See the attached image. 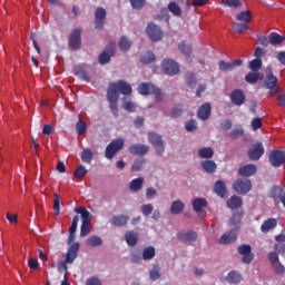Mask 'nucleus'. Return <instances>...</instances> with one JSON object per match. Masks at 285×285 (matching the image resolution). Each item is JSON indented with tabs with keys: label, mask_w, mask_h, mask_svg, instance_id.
I'll return each mask as SVG.
<instances>
[{
	"label": "nucleus",
	"mask_w": 285,
	"mask_h": 285,
	"mask_svg": "<svg viewBox=\"0 0 285 285\" xmlns=\"http://www.w3.org/2000/svg\"><path fill=\"white\" fill-rule=\"evenodd\" d=\"M144 164H146V158L136 159L131 166V171L139 173L144 168Z\"/></svg>",
	"instance_id": "3c124183"
},
{
	"label": "nucleus",
	"mask_w": 285,
	"mask_h": 285,
	"mask_svg": "<svg viewBox=\"0 0 285 285\" xmlns=\"http://www.w3.org/2000/svg\"><path fill=\"white\" fill-rule=\"evenodd\" d=\"M69 48L79 50L81 48V29L76 28L69 36Z\"/></svg>",
	"instance_id": "9d476101"
},
{
	"label": "nucleus",
	"mask_w": 285,
	"mask_h": 285,
	"mask_svg": "<svg viewBox=\"0 0 285 285\" xmlns=\"http://www.w3.org/2000/svg\"><path fill=\"white\" fill-rule=\"evenodd\" d=\"M285 37L277 33V32H272L269 33V43L271 46H282L284 43Z\"/></svg>",
	"instance_id": "4c0bfd02"
},
{
	"label": "nucleus",
	"mask_w": 285,
	"mask_h": 285,
	"mask_svg": "<svg viewBox=\"0 0 285 285\" xmlns=\"http://www.w3.org/2000/svg\"><path fill=\"white\" fill-rule=\"evenodd\" d=\"M155 85L151 82H142L138 86V92L146 97L148 95H153V92H155Z\"/></svg>",
	"instance_id": "4be33fe9"
},
{
	"label": "nucleus",
	"mask_w": 285,
	"mask_h": 285,
	"mask_svg": "<svg viewBox=\"0 0 285 285\" xmlns=\"http://www.w3.org/2000/svg\"><path fill=\"white\" fill-rule=\"evenodd\" d=\"M167 10L174 16V17H181V7L179 3L175 1H170L167 4Z\"/></svg>",
	"instance_id": "e433bc0d"
},
{
	"label": "nucleus",
	"mask_w": 285,
	"mask_h": 285,
	"mask_svg": "<svg viewBox=\"0 0 285 285\" xmlns=\"http://www.w3.org/2000/svg\"><path fill=\"white\" fill-rule=\"evenodd\" d=\"M220 4H223L224 8H240L242 1H239V0H222Z\"/></svg>",
	"instance_id": "603ef678"
},
{
	"label": "nucleus",
	"mask_w": 285,
	"mask_h": 285,
	"mask_svg": "<svg viewBox=\"0 0 285 285\" xmlns=\"http://www.w3.org/2000/svg\"><path fill=\"white\" fill-rule=\"evenodd\" d=\"M79 243H73L67 250L65 261L69 264H73L75 259L79 256Z\"/></svg>",
	"instance_id": "a211bd4d"
},
{
	"label": "nucleus",
	"mask_w": 285,
	"mask_h": 285,
	"mask_svg": "<svg viewBox=\"0 0 285 285\" xmlns=\"http://www.w3.org/2000/svg\"><path fill=\"white\" fill-rule=\"evenodd\" d=\"M150 147L144 144H135L128 148V153L130 155H135L136 157H144V155H148Z\"/></svg>",
	"instance_id": "f8f14e48"
},
{
	"label": "nucleus",
	"mask_w": 285,
	"mask_h": 285,
	"mask_svg": "<svg viewBox=\"0 0 285 285\" xmlns=\"http://www.w3.org/2000/svg\"><path fill=\"white\" fill-rule=\"evenodd\" d=\"M268 160L274 168H279L285 164V153L279 149H274L269 153Z\"/></svg>",
	"instance_id": "423d86ee"
},
{
	"label": "nucleus",
	"mask_w": 285,
	"mask_h": 285,
	"mask_svg": "<svg viewBox=\"0 0 285 285\" xmlns=\"http://www.w3.org/2000/svg\"><path fill=\"white\" fill-rule=\"evenodd\" d=\"M119 92L120 95H125V97H130V95H132V87L126 80H118L117 82L109 83L107 89V101L115 117H117V112H119Z\"/></svg>",
	"instance_id": "f257e3e1"
},
{
	"label": "nucleus",
	"mask_w": 285,
	"mask_h": 285,
	"mask_svg": "<svg viewBox=\"0 0 285 285\" xmlns=\"http://www.w3.org/2000/svg\"><path fill=\"white\" fill-rule=\"evenodd\" d=\"M243 63H244V60L242 59L234 60L232 62H226L224 60H220L218 62V67H219V70H222L223 72H232V70L239 68V66H242Z\"/></svg>",
	"instance_id": "f3484780"
},
{
	"label": "nucleus",
	"mask_w": 285,
	"mask_h": 285,
	"mask_svg": "<svg viewBox=\"0 0 285 285\" xmlns=\"http://www.w3.org/2000/svg\"><path fill=\"white\" fill-rule=\"evenodd\" d=\"M61 204H60V197L59 194L55 193L53 194V213L56 216L60 214L61 210Z\"/></svg>",
	"instance_id": "5fc2aeb1"
},
{
	"label": "nucleus",
	"mask_w": 285,
	"mask_h": 285,
	"mask_svg": "<svg viewBox=\"0 0 285 285\" xmlns=\"http://www.w3.org/2000/svg\"><path fill=\"white\" fill-rule=\"evenodd\" d=\"M272 266H273L274 273H276V275H284L285 267L282 264V262L278 261L277 263H274Z\"/></svg>",
	"instance_id": "052dcab7"
},
{
	"label": "nucleus",
	"mask_w": 285,
	"mask_h": 285,
	"mask_svg": "<svg viewBox=\"0 0 285 285\" xmlns=\"http://www.w3.org/2000/svg\"><path fill=\"white\" fill-rule=\"evenodd\" d=\"M87 174H88V170L86 169V167L83 165H79L76 171L73 173V177L76 179H83L85 175Z\"/></svg>",
	"instance_id": "864d4df0"
},
{
	"label": "nucleus",
	"mask_w": 285,
	"mask_h": 285,
	"mask_svg": "<svg viewBox=\"0 0 285 285\" xmlns=\"http://www.w3.org/2000/svg\"><path fill=\"white\" fill-rule=\"evenodd\" d=\"M233 30L234 32L242 35L243 32H246V30H248V24L246 22H234Z\"/></svg>",
	"instance_id": "de8ad7c7"
},
{
	"label": "nucleus",
	"mask_w": 285,
	"mask_h": 285,
	"mask_svg": "<svg viewBox=\"0 0 285 285\" xmlns=\"http://www.w3.org/2000/svg\"><path fill=\"white\" fill-rule=\"evenodd\" d=\"M73 75L79 79H82L83 81H90V76L88 75V71H86L81 66L73 67Z\"/></svg>",
	"instance_id": "72a5a7b5"
},
{
	"label": "nucleus",
	"mask_w": 285,
	"mask_h": 285,
	"mask_svg": "<svg viewBox=\"0 0 285 285\" xmlns=\"http://www.w3.org/2000/svg\"><path fill=\"white\" fill-rule=\"evenodd\" d=\"M106 50L107 51H102L99 55V63H101V66H104L106 63H110V55H112V52H115V47L112 45H110Z\"/></svg>",
	"instance_id": "bb28decb"
},
{
	"label": "nucleus",
	"mask_w": 285,
	"mask_h": 285,
	"mask_svg": "<svg viewBox=\"0 0 285 285\" xmlns=\"http://www.w3.org/2000/svg\"><path fill=\"white\" fill-rule=\"evenodd\" d=\"M75 233H77V225L71 223V226L69 227V236L67 239V244L70 246V244H72L76 239V235Z\"/></svg>",
	"instance_id": "6e6d98bb"
},
{
	"label": "nucleus",
	"mask_w": 285,
	"mask_h": 285,
	"mask_svg": "<svg viewBox=\"0 0 285 285\" xmlns=\"http://www.w3.org/2000/svg\"><path fill=\"white\" fill-rule=\"evenodd\" d=\"M264 76L259 71H250L245 76V81L247 83H257L258 81H263Z\"/></svg>",
	"instance_id": "a878e982"
},
{
	"label": "nucleus",
	"mask_w": 285,
	"mask_h": 285,
	"mask_svg": "<svg viewBox=\"0 0 285 285\" xmlns=\"http://www.w3.org/2000/svg\"><path fill=\"white\" fill-rule=\"evenodd\" d=\"M155 53L153 51H147L140 56V63L148 65L155 63Z\"/></svg>",
	"instance_id": "79ce46f5"
},
{
	"label": "nucleus",
	"mask_w": 285,
	"mask_h": 285,
	"mask_svg": "<svg viewBox=\"0 0 285 285\" xmlns=\"http://www.w3.org/2000/svg\"><path fill=\"white\" fill-rule=\"evenodd\" d=\"M273 197L275 199V202H277V199H279V202H282V199L285 197V191L282 187H275L273 189Z\"/></svg>",
	"instance_id": "4d7b16f0"
},
{
	"label": "nucleus",
	"mask_w": 285,
	"mask_h": 285,
	"mask_svg": "<svg viewBox=\"0 0 285 285\" xmlns=\"http://www.w3.org/2000/svg\"><path fill=\"white\" fill-rule=\"evenodd\" d=\"M94 23L96 30H101L106 26V9L104 7L96 9Z\"/></svg>",
	"instance_id": "1a4fd4ad"
},
{
	"label": "nucleus",
	"mask_w": 285,
	"mask_h": 285,
	"mask_svg": "<svg viewBox=\"0 0 285 285\" xmlns=\"http://www.w3.org/2000/svg\"><path fill=\"white\" fill-rule=\"evenodd\" d=\"M242 197L239 196H232L229 199H227V206L232 210H237V208H242Z\"/></svg>",
	"instance_id": "473e14b6"
},
{
	"label": "nucleus",
	"mask_w": 285,
	"mask_h": 285,
	"mask_svg": "<svg viewBox=\"0 0 285 285\" xmlns=\"http://www.w3.org/2000/svg\"><path fill=\"white\" fill-rule=\"evenodd\" d=\"M264 145L262 142H256L248 149V157L250 161H259L264 156Z\"/></svg>",
	"instance_id": "6e6552de"
},
{
	"label": "nucleus",
	"mask_w": 285,
	"mask_h": 285,
	"mask_svg": "<svg viewBox=\"0 0 285 285\" xmlns=\"http://www.w3.org/2000/svg\"><path fill=\"white\" fill-rule=\"evenodd\" d=\"M164 75L175 77L179 72V63L173 59H165L161 65Z\"/></svg>",
	"instance_id": "0eeeda50"
},
{
	"label": "nucleus",
	"mask_w": 285,
	"mask_h": 285,
	"mask_svg": "<svg viewBox=\"0 0 285 285\" xmlns=\"http://www.w3.org/2000/svg\"><path fill=\"white\" fill-rule=\"evenodd\" d=\"M86 285H101V279H99V277H97V276L89 277L87 279Z\"/></svg>",
	"instance_id": "774afa93"
},
{
	"label": "nucleus",
	"mask_w": 285,
	"mask_h": 285,
	"mask_svg": "<svg viewBox=\"0 0 285 285\" xmlns=\"http://www.w3.org/2000/svg\"><path fill=\"white\" fill-rule=\"evenodd\" d=\"M235 242H237V232H235V229L223 234L219 238V244L224 245L233 244Z\"/></svg>",
	"instance_id": "aec40b11"
},
{
	"label": "nucleus",
	"mask_w": 285,
	"mask_h": 285,
	"mask_svg": "<svg viewBox=\"0 0 285 285\" xmlns=\"http://www.w3.org/2000/svg\"><path fill=\"white\" fill-rule=\"evenodd\" d=\"M276 227H277V220L275 218H267L261 225V230L263 233H271V230H273V228H276Z\"/></svg>",
	"instance_id": "cd10ccee"
},
{
	"label": "nucleus",
	"mask_w": 285,
	"mask_h": 285,
	"mask_svg": "<svg viewBox=\"0 0 285 285\" xmlns=\"http://www.w3.org/2000/svg\"><path fill=\"white\" fill-rule=\"evenodd\" d=\"M156 255L155 247L148 246L142 250V259L148 261L153 259Z\"/></svg>",
	"instance_id": "09e8293b"
},
{
	"label": "nucleus",
	"mask_w": 285,
	"mask_h": 285,
	"mask_svg": "<svg viewBox=\"0 0 285 285\" xmlns=\"http://www.w3.org/2000/svg\"><path fill=\"white\" fill-rule=\"evenodd\" d=\"M186 83L189 88H195L197 86V78L193 73H187Z\"/></svg>",
	"instance_id": "680f3d73"
},
{
	"label": "nucleus",
	"mask_w": 285,
	"mask_h": 285,
	"mask_svg": "<svg viewBox=\"0 0 285 285\" xmlns=\"http://www.w3.org/2000/svg\"><path fill=\"white\" fill-rule=\"evenodd\" d=\"M193 209L197 213L198 217H206V206H208V200L205 198H195L191 202Z\"/></svg>",
	"instance_id": "ddd939ff"
},
{
	"label": "nucleus",
	"mask_w": 285,
	"mask_h": 285,
	"mask_svg": "<svg viewBox=\"0 0 285 285\" xmlns=\"http://www.w3.org/2000/svg\"><path fill=\"white\" fill-rule=\"evenodd\" d=\"M181 105H176L170 112V117H173L174 119H177V117H181Z\"/></svg>",
	"instance_id": "e2e57ef3"
},
{
	"label": "nucleus",
	"mask_w": 285,
	"mask_h": 285,
	"mask_svg": "<svg viewBox=\"0 0 285 285\" xmlns=\"http://www.w3.org/2000/svg\"><path fill=\"white\" fill-rule=\"evenodd\" d=\"M264 87L269 90L267 97H273L279 92V87L277 86V77L273 73V67L268 66L265 71Z\"/></svg>",
	"instance_id": "f03ea898"
},
{
	"label": "nucleus",
	"mask_w": 285,
	"mask_h": 285,
	"mask_svg": "<svg viewBox=\"0 0 285 285\" xmlns=\"http://www.w3.org/2000/svg\"><path fill=\"white\" fill-rule=\"evenodd\" d=\"M178 239L184 242V244H193V242H197V233L187 232L178 234Z\"/></svg>",
	"instance_id": "b1692460"
},
{
	"label": "nucleus",
	"mask_w": 285,
	"mask_h": 285,
	"mask_svg": "<svg viewBox=\"0 0 285 285\" xmlns=\"http://www.w3.org/2000/svg\"><path fill=\"white\" fill-rule=\"evenodd\" d=\"M76 130L78 135H83L88 130V125L83 122V120L79 119L76 124Z\"/></svg>",
	"instance_id": "13d9d810"
},
{
	"label": "nucleus",
	"mask_w": 285,
	"mask_h": 285,
	"mask_svg": "<svg viewBox=\"0 0 285 285\" xmlns=\"http://www.w3.org/2000/svg\"><path fill=\"white\" fill-rule=\"evenodd\" d=\"M185 130H187V132H195V130H197V120H188L185 125Z\"/></svg>",
	"instance_id": "bf43d9fd"
},
{
	"label": "nucleus",
	"mask_w": 285,
	"mask_h": 285,
	"mask_svg": "<svg viewBox=\"0 0 285 285\" xmlns=\"http://www.w3.org/2000/svg\"><path fill=\"white\" fill-rule=\"evenodd\" d=\"M159 271V265H154L151 271L149 272V279H151L153 282L159 279L161 277V273Z\"/></svg>",
	"instance_id": "8fccbe9b"
},
{
	"label": "nucleus",
	"mask_w": 285,
	"mask_h": 285,
	"mask_svg": "<svg viewBox=\"0 0 285 285\" xmlns=\"http://www.w3.org/2000/svg\"><path fill=\"white\" fill-rule=\"evenodd\" d=\"M225 279L228 284H239V282H242L243 277L239 272L232 271L227 274Z\"/></svg>",
	"instance_id": "2f4dec72"
},
{
	"label": "nucleus",
	"mask_w": 285,
	"mask_h": 285,
	"mask_svg": "<svg viewBox=\"0 0 285 285\" xmlns=\"http://www.w3.org/2000/svg\"><path fill=\"white\" fill-rule=\"evenodd\" d=\"M125 239L128 246H136L137 242H139V235L137 234V232L130 230L125 234Z\"/></svg>",
	"instance_id": "f704fd0d"
},
{
	"label": "nucleus",
	"mask_w": 285,
	"mask_h": 285,
	"mask_svg": "<svg viewBox=\"0 0 285 285\" xmlns=\"http://www.w3.org/2000/svg\"><path fill=\"white\" fill-rule=\"evenodd\" d=\"M229 98L234 106H244L246 104V94L242 89L233 90Z\"/></svg>",
	"instance_id": "2eb2a0df"
},
{
	"label": "nucleus",
	"mask_w": 285,
	"mask_h": 285,
	"mask_svg": "<svg viewBox=\"0 0 285 285\" xmlns=\"http://www.w3.org/2000/svg\"><path fill=\"white\" fill-rule=\"evenodd\" d=\"M148 141L154 146L157 155H164V151L166 150V142L161 139L160 135L155 131H149Z\"/></svg>",
	"instance_id": "20e7f679"
},
{
	"label": "nucleus",
	"mask_w": 285,
	"mask_h": 285,
	"mask_svg": "<svg viewBox=\"0 0 285 285\" xmlns=\"http://www.w3.org/2000/svg\"><path fill=\"white\" fill-rule=\"evenodd\" d=\"M214 193L218 195V197H226L228 195V189H226V183L224 180H218L214 185Z\"/></svg>",
	"instance_id": "393cba45"
},
{
	"label": "nucleus",
	"mask_w": 285,
	"mask_h": 285,
	"mask_svg": "<svg viewBox=\"0 0 285 285\" xmlns=\"http://www.w3.org/2000/svg\"><path fill=\"white\" fill-rule=\"evenodd\" d=\"M75 213H77L78 215H81L82 224H90V222H92V214H90L88 209L83 207H76Z\"/></svg>",
	"instance_id": "5701e85b"
},
{
	"label": "nucleus",
	"mask_w": 285,
	"mask_h": 285,
	"mask_svg": "<svg viewBox=\"0 0 285 285\" xmlns=\"http://www.w3.org/2000/svg\"><path fill=\"white\" fill-rule=\"evenodd\" d=\"M130 4L135 10H141L146 4V0H130Z\"/></svg>",
	"instance_id": "0e129e2a"
},
{
	"label": "nucleus",
	"mask_w": 285,
	"mask_h": 285,
	"mask_svg": "<svg viewBox=\"0 0 285 285\" xmlns=\"http://www.w3.org/2000/svg\"><path fill=\"white\" fill-rule=\"evenodd\" d=\"M146 32L150 41H161V38L164 37V33H161V29L159 28V26L155 23H149Z\"/></svg>",
	"instance_id": "9b49d317"
},
{
	"label": "nucleus",
	"mask_w": 285,
	"mask_h": 285,
	"mask_svg": "<svg viewBox=\"0 0 285 285\" xmlns=\"http://www.w3.org/2000/svg\"><path fill=\"white\" fill-rule=\"evenodd\" d=\"M200 166L205 173H208V175H214V173L217 170V164L215 160H204L200 163Z\"/></svg>",
	"instance_id": "c85d7f7f"
},
{
	"label": "nucleus",
	"mask_w": 285,
	"mask_h": 285,
	"mask_svg": "<svg viewBox=\"0 0 285 285\" xmlns=\"http://www.w3.org/2000/svg\"><path fill=\"white\" fill-rule=\"evenodd\" d=\"M238 175H240V177H253V175H257V166L249 164L239 167Z\"/></svg>",
	"instance_id": "6ab92c4d"
},
{
	"label": "nucleus",
	"mask_w": 285,
	"mask_h": 285,
	"mask_svg": "<svg viewBox=\"0 0 285 285\" xmlns=\"http://www.w3.org/2000/svg\"><path fill=\"white\" fill-rule=\"evenodd\" d=\"M238 253L239 255H243V264H250V262H253V259L255 258L250 245H240L238 247Z\"/></svg>",
	"instance_id": "4468645a"
},
{
	"label": "nucleus",
	"mask_w": 285,
	"mask_h": 285,
	"mask_svg": "<svg viewBox=\"0 0 285 285\" xmlns=\"http://www.w3.org/2000/svg\"><path fill=\"white\" fill-rule=\"evenodd\" d=\"M128 216L126 215H115L111 217L110 224L112 226H126L128 224Z\"/></svg>",
	"instance_id": "7c9ffc66"
},
{
	"label": "nucleus",
	"mask_w": 285,
	"mask_h": 285,
	"mask_svg": "<svg viewBox=\"0 0 285 285\" xmlns=\"http://www.w3.org/2000/svg\"><path fill=\"white\" fill-rule=\"evenodd\" d=\"M132 46V41L128 39V37L122 36L119 40V48L122 52H128L130 50V47Z\"/></svg>",
	"instance_id": "37998d69"
},
{
	"label": "nucleus",
	"mask_w": 285,
	"mask_h": 285,
	"mask_svg": "<svg viewBox=\"0 0 285 285\" xmlns=\"http://www.w3.org/2000/svg\"><path fill=\"white\" fill-rule=\"evenodd\" d=\"M153 204H146L141 206V213L145 217L153 214Z\"/></svg>",
	"instance_id": "69168bd1"
},
{
	"label": "nucleus",
	"mask_w": 285,
	"mask_h": 285,
	"mask_svg": "<svg viewBox=\"0 0 285 285\" xmlns=\"http://www.w3.org/2000/svg\"><path fill=\"white\" fill-rule=\"evenodd\" d=\"M104 244V240L99 236H90L87 239V246H91L92 248H97V246H101Z\"/></svg>",
	"instance_id": "a18cd8bd"
},
{
	"label": "nucleus",
	"mask_w": 285,
	"mask_h": 285,
	"mask_svg": "<svg viewBox=\"0 0 285 285\" xmlns=\"http://www.w3.org/2000/svg\"><path fill=\"white\" fill-rule=\"evenodd\" d=\"M233 189L235 193H237V195H247V193L253 190V183L250 179L237 178L233 184Z\"/></svg>",
	"instance_id": "39448f33"
},
{
	"label": "nucleus",
	"mask_w": 285,
	"mask_h": 285,
	"mask_svg": "<svg viewBox=\"0 0 285 285\" xmlns=\"http://www.w3.org/2000/svg\"><path fill=\"white\" fill-rule=\"evenodd\" d=\"M249 70H252V72H259V70H262V59L255 58L249 61Z\"/></svg>",
	"instance_id": "49530a36"
},
{
	"label": "nucleus",
	"mask_w": 285,
	"mask_h": 285,
	"mask_svg": "<svg viewBox=\"0 0 285 285\" xmlns=\"http://www.w3.org/2000/svg\"><path fill=\"white\" fill-rule=\"evenodd\" d=\"M90 234V224H82L80 227V237H86Z\"/></svg>",
	"instance_id": "338daca9"
},
{
	"label": "nucleus",
	"mask_w": 285,
	"mask_h": 285,
	"mask_svg": "<svg viewBox=\"0 0 285 285\" xmlns=\"http://www.w3.org/2000/svg\"><path fill=\"white\" fill-rule=\"evenodd\" d=\"M124 150V138H116L106 147L105 157L106 159H114L115 155Z\"/></svg>",
	"instance_id": "7ed1b4c3"
},
{
	"label": "nucleus",
	"mask_w": 285,
	"mask_h": 285,
	"mask_svg": "<svg viewBox=\"0 0 285 285\" xmlns=\"http://www.w3.org/2000/svg\"><path fill=\"white\" fill-rule=\"evenodd\" d=\"M80 159L83 164H92L94 154L92 150L85 148L80 154Z\"/></svg>",
	"instance_id": "a19ab883"
},
{
	"label": "nucleus",
	"mask_w": 285,
	"mask_h": 285,
	"mask_svg": "<svg viewBox=\"0 0 285 285\" xmlns=\"http://www.w3.org/2000/svg\"><path fill=\"white\" fill-rule=\"evenodd\" d=\"M237 21H243L244 23H250L253 21V13L250 10L242 11L236 16Z\"/></svg>",
	"instance_id": "ea45409f"
},
{
	"label": "nucleus",
	"mask_w": 285,
	"mask_h": 285,
	"mask_svg": "<svg viewBox=\"0 0 285 285\" xmlns=\"http://www.w3.org/2000/svg\"><path fill=\"white\" fill-rule=\"evenodd\" d=\"M141 188H144L142 177L135 178L129 183V190H131V193H139Z\"/></svg>",
	"instance_id": "c756f323"
},
{
	"label": "nucleus",
	"mask_w": 285,
	"mask_h": 285,
	"mask_svg": "<svg viewBox=\"0 0 285 285\" xmlns=\"http://www.w3.org/2000/svg\"><path fill=\"white\" fill-rule=\"evenodd\" d=\"M178 50H180L181 55H184V57H190V55L193 53V47H190V45L186 43V42H180L178 45Z\"/></svg>",
	"instance_id": "c03bdc74"
},
{
	"label": "nucleus",
	"mask_w": 285,
	"mask_h": 285,
	"mask_svg": "<svg viewBox=\"0 0 285 285\" xmlns=\"http://www.w3.org/2000/svg\"><path fill=\"white\" fill-rule=\"evenodd\" d=\"M244 214L239 210L235 212L229 220V226H232V230H239L242 228V217Z\"/></svg>",
	"instance_id": "412c9836"
},
{
	"label": "nucleus",
	"mask_w": 285,
	"mask_h": 285,
	"mask_svg": "<svg viewBox=\"0 0 285 285\" xmlns=\"http://www.w3.org/2000/svg\"><path fill=\"white\" fill-rule=\"evenodd\" d=\"M212 112L213 107L210 106V102H205L198 108L197 117L200 119V121H208V119H210Z\"/></svg>",
	"instance_id": "dca6fc26"
},
{
	"label": "nucleus",
	"mask_w": 285,
	"mask_h": 285,
	"mask_svg": "<svg viewBox=\"0 0 285 285\" xmlns=\"http://www.w3.org/2000/svg\"><path fill=\"white\" fill-rule=\"evenodd\" d=\"M184 208H186V205L181 200H175L171 203L170 213L171 215H179L184 213Z\"/></svg>",
	"instance_id": "c9c22d12"
},
{
	"label": "nucleus",
	"mask_w": 285,
	"mask_h": 285,
	"mask_svg": "<svg viewBox=\"0 0 285 285\" xmlns=\"http://www.w3.org/2000/svg\"><path fill=\"white\" fill-rule=\"evenodd\" d=\"M215 151L210 147H203L198 149V157H200V159H213Z\"/></svg>",
	"instance_id": "58836bf2"
}]
</instances>
